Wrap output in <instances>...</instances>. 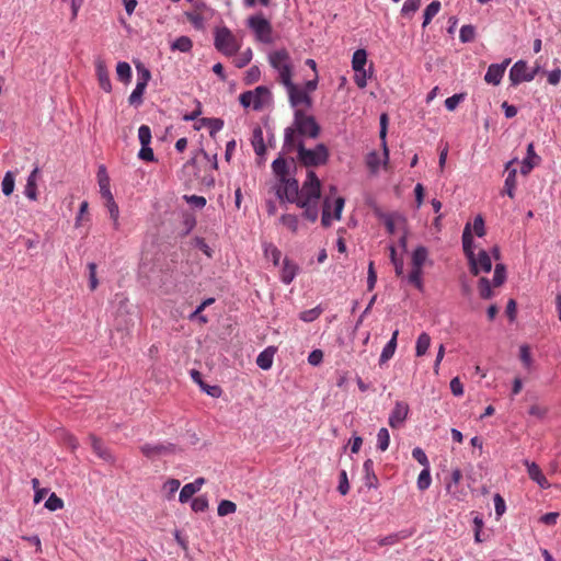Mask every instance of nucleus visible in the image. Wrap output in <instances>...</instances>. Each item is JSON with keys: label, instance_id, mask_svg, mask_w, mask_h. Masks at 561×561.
I'll return each mask as SVG.
<instances>
[{"label": "nucleus", "instance_id": "obj_34", "mask_svg": "<svg viewBox=\"0 0 561 561\" xmlns=\"http://www.w3.org/2000/svg\"><path fill=\"white\" fill-rule=\"evenodd\" d=\"M193 47V42L188 36H180L171 43V50H179L181 53H188Z\"/></svg>", "mask_w": 561, "mask_h": 561}, {"label": "nucleus", "instance_id": "obj_32", "mask_svg": "<svg viewBox=\"0 0 561 561\" xmlns=\"http://www.w3.org/2000/svg\"><path fill=\"white\" fill-rule=\"evenodd\" d=\"M428 256V250L424 245H419L412 252L411 263L414 266L423 267Z\"/></svg>", "mask_w": 561, "mask_h": 561}, {"label": "nucleus", "instance_id": "obj_36", "mask_svg": "<svg viewBox=\"0 0 561 561\" xmlns=\"http://www.w3.org/2000/svg\"><path fill=\"white\" fill-rule=\"evenodd\" d=\"M15 185V173L13 171H7L1 183V190L3 195L10 196L14 191Z\"/></svg>", "mask_w": 561, "mask_h": 561}, {"label": "nucleus", "instance_id": "obj_39", "mask_svg": "<svg viewBox=\"0 0 561 561\" xmlns=\"http://www.w3.org/2000/svg\"><path fill=\"white\" fill-rule=\"evenodd\" d=\"M117 79L124 83H127L131 79V67L126 61H119L116 66Z\"/></svg>", "mask_w": 561, "mask_h": 561}, {"label": "nucleus", "instance_id": "obj_56", "mask_svg": "<svg viewBox=\"0 0 561 561\" xmlns=\"http://www.w3.org/2000/svg\"><path fill=\"white\" fill-rule=\"evenodd\" d=\"M180 481L178 479H169L163 484V490L168 493L167 497L170 500L175 492L180 489Z\"/></svg>", "mask_w": 561, "mask_h": 561}, {"label": "nucleus", "instance_id": "obj_12", "mask_svg": "<svg viewBox=\"0 0 561 561\" xmlns=\"http://www.w3.org/2000/svg\"><path fill=\"white\" fill-rule=\"evenodd\" d=\"M409 412L410 408L407 402L397 401L388 417L389 426L391 428H400L408 419Z\"/></svg>", "mask_w": 561, "mask_h": 561}, {"label": "nucleus", "instance_id": "obj_29", "mask_svg": "<svg viewBox=\"0 0 561 561\" xmlns=\"http://www.w3.org/2000/svg\"><path fill=\"white\" fill-rule=\"evenodd\" d=\"M251 145L257 156H263L265 153L266 147L264 144L263 130L259 126L253 129Z\"/></svg>", "mask_w": 561, "mask_h": 561}, {"label": "nucleus", "instance_id": "obj_10", "mask_svg": "<svg viewBox=\"0 0 561 561\" xmlns=\"http://www.w3.org/2000/svg\"><path fill=\"white\" fill-rule=\"evenodd\" d=\"M345 199L341 196L336 197L334 201V214L331 216L330 209H331V203L330 197L325 196L323 201L322 206V217H321V225L325 228L330 227L332 225V219L340 220L342 216V211L344 208Z\"/></svg>", "mask_w": 561, "mask_h": 561}, {"label": "nucleus", "instance_id": "obj_42", "mask_svg": "<svg viewBox=\"0 0 561 561\" xmlns=\"http://www.w3.org/2000/svg\"><path fill=\"white\" fill-rule=\"evenodd\" d=\"M479 295L482 299H491L493 297V290L491 288V282L486 277H481L478 282Z\"/></svg>", "mask_w": 561, "mask_h": 561}, {"label": "nucleus", "instance_id": "obj_50", "mask_svg": "<svg viewBox=\"0 0 561 561\" xmlns=\"http://www.w3.org/2000/svg\"><path fill=\"white\" fill-rule=\"evenodd\" d=\"M44 506L48 511L55 512L64 507V501L59 496H57L56 493H50Z\"/></svg>", "mask_w": 561, "mask_h": 561}, {"label": "nucleus", "instance_id": "obj_17", "mask_svg": "<svg viewBox=\"0 0 561 561\" xmlns=\"http://www.w3.org/2000/svg\"><path fill=\"white\" fill-rule=\"evenodd\" d=\"M540 157L535 152L533 142H529L526 150V157L522 161L520 173L527 175L540 162Z\"/></svg>", "mask_w": 561, "mask_h": 561}, {"label": "nucleus", "instance_id": "obj_27", "mask_svg": "<svg viewBox=\"0 0 561 561\" xmlns=\"http://www.w3.org/2000/svg\"><path fill=\"white\" fill-rule=\"evenodd\" d=\"M462 249L466 257L469 260L471 259L476 253L473 251L474 243H473V237L471 233V225L467 224L465 226L463 232H462Z\"/></svg>", "mask_w": 561, "mask_h": 561}, {"label": "nucleus", "instance_id": "obj_58", "mask_svg": "<svg viewBox=\"0 0 561 561\" xmlns=\"http://www.w3.org/2000/svg\"><path fill=\"white\" fill-rule=\"evenodd\" d=\"M137 75H138L137 83H142V85L145 88H147L148 82L151 78V73H150L149 69H147L146 67H144L141 65H137Z\"/></svg>", "mask_w": 561, "mask_h": 561}, {"label": "nucleus", "instance_id": "obj_54", "mask_svg": "<svg viewBox=\"0 0 561 561\" xmlns=\"http://www.w3.org/2000/svg\"><path fill=\"white\" fill-rule=\"evenodd\" d=\"M420 5H421V0H405L402 5L401 13L403 15L413 14L414 12H416L419 10Z\"/></svg>", "mask_w": 561, "mask_h": 561}, {"label": "nucleus", "instance_id": "obj_28", "mask_svg": "<svg viewBox=\"0 0 561 561\" xmlns=\"http://www.w3.org/2000/svg\"><path fill=\"white\" fill-rule=\"evenodd\" d=\"M387 126H388V116L387 114L382 113L380 115V130H379V137L381 139V146H382V154H383V163L387 164L389 160V149L387 146Z\"/></svg>", "mask_w": 561, "mask_h": 561}, {"label": "nucleus", "instance_id": "obj_19", "mask_svg": "<svg viewBox=\"0 0 561 561\" xmlns=\"http://www.w3.org/2000/svg\"><path fill=\"white\" fill-rule=\"evenodd\" d=\"M299 272V266L288 257L283 260L279 279L283 284L289 285Z\"/></svg>", "mask_w": 561, "mask_h": 561}, {"label": "nucleus", "instance_id": "obj_18", "mask_svg": "<svg viewBox=\"0 0 561 561\" xmlns=\"http://www.w3.org/2000/svg\"><path fill=\"white\" fill-rule=\"evenodd\" d=\"M95 72H96L100 88L103 91L110 93L112 91V83H111L110 75H108L107 67H106L104 60L98 59L95 61Z\"/></svg>", "mask_w": 561, "mask_h": 561}, {"label": "nucleus", "instance_id": "obj_47", "mask_svg": "<svg viewBox=\"0 0 561 561\" xmlns=\"http://www.w3.org/2000/svg\"><path fill=\"white\" fill-rule=\"evenodd\" d=\"M279 221L286 226L291 232H297L299 228V219L296 215L285 214L280 217Z\"/></svg>", "mask_w": 561, "mask_h": 561}, {"label": "nucleus", "instance_id": "obj_6", "mask_svg": "<svg viewBox=\"0 0 561 561\" xmlns=\"http://www.w3.org/2000/svg\"><path fill=\"white\" fill-rule=\"evenodd\" d=\"M271 66L278 72L279 81L286 84L291 81V62L287 50L278 49L270 54Z\"/></svg>", "mask_w": 561, "mask_h": 561}, {"label": "nucleus", "instance_id": "obj_26", "mask_svg": "<svg viewBox=\"0 0 561 561\" xmlns=\"http://www.w3.org/2000/svg\"><path fill=\"white\" fill-rule=\"evenodd\" d=\"M38 172H39V169L37 167H35L33 169V171L30 173V175L27 176L26 184L24 187V195L32 201H35L37 198L36 180H37Z\"/></svg>", "mask_w": 561, "mask_h": 561}, {"label": "nucleus", "instance_id": "obj_49", "mask_svg": "<svg viewBox=\"0 0 561 561\" xmlns=\"http://www.w3.org/2000/svg\"><path fill=\"white\" fill-rule=\"evenodd\" d=\"M390 261L393 264L397 276H403L404 263L402 259L397 256V251L393 245L390 247Z\"/></svg>", "mask_w": 561, "mask_h": 561}, {"label": "nucleus", "instance_id": "obj_44", "mask_svg": "<svg viewBox=\"0 0 561 561\" xmlns=\"http://www.w3.org/2000/svg\"><path fill=\"white\" fill-rule=\"evenodd\" d=\"M390 444V434L386 427H381L377 433V448L386 451Z\"/></svg>", "mask_w": 561, "mask_h": 561}, {"label": "nucleus", "instance_id": "obj_23", "mask_svg": "<svg viewBox=\"0 0 561 561\" xmlns=\"http://www.w3.org/2000/svg\"><path fill=\"white\" fill-rule=\"evenodd\" d=\"M98 183L100 186V193L103 198H111L113 197L111 190H110V178L106 171L105 165H100L98 169Z\"/></svg>", "mask_w": 561, "mask_h": 561}, {"label": "nucleus", "instance_id": "obj_46", "mask_svg": "<svg viewBox=\"0 0 561 561\" xmlns=\"http://www.w3.org/2000/svg\"><path fill=\"white\" fill-rule=\"evenodd\" d=\"M506 280V267L500 263L495 265L492 284L495 287L501 286Z\"/></svg>", "mask_w": 561, "mask_h": 561}, {"label": "nucleus", "instance_id": "obj_51", "mask_svg": "<svg viewBox=\"0 0 561 561\" xmlns=\"http://www.w3.org/2000/svg\"><path fill=\"white\" fill-rule=\"evenodd\" d=\"M237 511V505L229 501V500H222L218 504L217 513L219 516H227L230 514H233Z\"/></svg>", "mask_w": 561, "mask_h": 561}, {"label": "nucleus", "instance_id": "obj_2", "mask_svg": "<svg viewBox=\"0 0 561 561\" xmlns=\"http://www.w3.org/2000/svg\"><path fill=\"white\" fill-rule=\"evenodd\" d=\"M321 131L320 125L312 115L306 114L302 110H296L294 113V122L284 130L283 150L291 152L298 142L299 137H308L316 139Z\"/></svg>", "mask_w": 561, "mask_h": 561}, {"label": "nucleus", "instance_id": "obj_25", "mask_svg": "<svg viewBox=\"0 0 561 561\" xmlns=\"http://www.w3.org/2000/svg\"><path fill=\"white\" fill-rule=\"evenodd\" d=\"M398 335H399V330H394L390 340L383 346L380 357H379L380 365L387 363L394 355V352L397 348Z\"/></svg>", "mask_w": 561, "mask_h": 561}, {"label": "nucleus", "instance_id": "obj_41", "mask_svg": "<svg viewBox=\"0 0 561 561\" xmlns=\"http://www.w3.org/2000/svg\"><path fill=\"white\" fill-rule=\"evenodd\" d=\"M323 312V309L322 307L319 305L314 308H311V309H308V310H304L299 313V319L304 322H313L314 320H317L321 313Z\"/></svg>", "mask_w": 561, "mask_h": 561}, {"label": "nucleus", "instance_id": "obj_13", "mask_svg": "<svg viewBox=\"0 0 561 561\" xmlns=\"http://www.w3.org/2000/svg\"><path fill=\"white\" fill-rule=\"evenodd\" d=\"M284 87L287 90L289 103L293 107H297L301 104H305L306 106H311V98L309 96L307 91L298 88L293 82V80L290 82L284 84Z\"/></svg>", "mask_w": 561, "mask_h": 561}, {"label": "nucleus", "instance_id": "obj_1", "mask_svg": "<svg viewBox=\"0 0 561 561\" xmlns=\"http://www.w3.org/2000/svg\"><path fill=\"white\" fill-rule=\"evenodd\" d=\"M275 190L280 201L296 204L299 208L304 209L302 217L305 219L310 222L317 221L319 217L321 183L314 171H307V178L301 188H299L298 181L289 176L284 181H279Z\"/></svg>", "mask_w": 561, "mask_h": 561}, {"label": "nucleus", "instance_id": "obj_57", "mask_svg": "<svg viewBox=\"0 0 561 561\" xmlns=\"http://www.w3.org/2000/svg\"><path fill=\"white\" fill-rule=\"evenodd\" d=\"M519 357L526 368H530L533 358L530 354V347L527 344H523L519 347Z\"/></svg>", "mask_w": 561, "mask_h": 561}, {"label": "nucleus", "instance_id": "obj_5", "mask_svg": "<svg viewBox=\"0 0 561 561\" xmlns=\"http://www.w3.org/2000/svg\"><path fill=\"white\" fill-rule=\"evenodd\" d=\"M214 45L218 51L229 57L233 56L240 48L236 36L226 26L216 28Z\"/></svg>", "mask_w": 561, "mask_h": 561}, {"label": "nucleus", "instance_id": "obj_30", "mask_svg": "<svg viewBox=\"0 0 561 561\" xmlns=\"http://www.w3.org/2000/svg\"><path fill=\"white\" fill-rule=\"evenodd\" d=\"M423 267H417L412 265V268L407 276V282L414 286L420 291L424 290V284H423Z\"/></svg>", "mask_w": 561, "mask_h": 561}, {"label": "nucleus", "instance_id": "obj_62", "mask_svg": "<svg viewBox=\"0 0 561 561\" xmlns=\"http://www.w3.org/2000/svg\"><path fill=\"white\" fill-rule=\"evenodd\" d=\"M105 201H106L105 206L107 208V211L110 214V217H111L112 221H116V219L119 218L118 205L114 201V197L106 198Z\"/></svg>", "mask_w": 561, "mask_h": 561}, {"label": "nucleus", "instance_id": "obj_11", "mask_svg": "<svg viewBox=\"0 0 561 561\" xmlns=\"http://www.w3.org/2000/svg\"><path fill=\"white\" fill-rule=\"evenodd\" d=\"M468 263L470 272L476 276L480 273H489L492 270L491 255L485 250H480L478 254L468 260Z\"/></svg>", "mask_w": 561, "mask_h": 561}, {"label": "nucleus", "instance_id": "obj_48", "mask_svg": "<svg viewBox=\"0 0 561 561\" xmlns=\"http://www.w3.org/2000/svg\"><path fill=\"white\" fill-rule=\"evenodd\" d=\"M203 125L207 126L209 128L210 136H214L216 133L222 129L224 127V121L221 118H203L202 119Z\"/></svg>", "mask_w": 561, "mask_h": 561}, {"label": "nucleus", "instance_id": "obj_15", "mask_svg": "<svg viewBox=\"0 0 561 561\" xmlns=\"http://www.w3.org/2000/svg\"><path fill=\"white\" fill-rule=\"evenodd\" d=\"M516 161H517V159L515 158L505 164L506 178L504 181L503 193L507 194L511 198H514V196H515L517 170L515 168H513L512 165Z\"/></svg>", "mask_w": 561, "mask_h": 561}, {"label": "nucleus", "instance_id": "obj_61", "mask_svg": "<svg viewBox=\"0 0 561 561\" xmlns=\"http://www.w3.org/2000/svg\"><path fill=\"white\" fill-rule=\"evenodd\" d=\"M187 204H190L191 206L193 207H196V208H203L205 207L207 201L204 196H198V195H184L183 197Z\"/></svg>", "mask_w": 561, "mask_h": 561}, {"label": "nucleus", "instance_id": "obj_37", "mask_svg": "<svg viewBox=\"0 0 561 561\" xmlns=\"http://www.w3.org/2000/svg\"><path fill=\"white\" fill-rule=\"evenodd\" d=\"M146 91V88L142 85V83H136L135 89L128 96V103L131 106L138 107L142 104L144 100V93Z\"/></svg>", "mask_w": 561, "mask_h": 561}, {"label": "nucleus", "instance_id": "obj_3", "mask_svg": "<svg viewBox=\"0 0 561 561\" xmlns=\"http://www.w3.org/2000/svg\"><path fill=\"white\" fill-rule=\"evenodd\" d=\"M295 150L298 162L306 168H316L327 164L329 161V149L324 144H318L314 148H306L301 139L298 140Z\"/></svg>", "mask_w": 561, "mask_h": 561}, {"label": "nucleus", "instance_id": "obj_9", "mask_svg": "<svg viewBox=\"0 0 561 561\" xmlns=\"http://www.w3.org/2000/svg\"><path fill=\"white\" fill-rule=\"evenodd\" d=\"M248 26L260 42L266 44L272 42V25L262 14L251 15L248 19Z\"/></svg>", "mask_w": 561, "mask_h": 561}, {"label": "nucleus", "instance_id": "obj_31", "mask_svg": "<svg viewBox=\"0 0 561 561\" xmlns=\"http://www.w3.org/2000/svg\"><path fill=\"white\" fill-rule=\"evenodd\" d=\"M367 62V51L363 48L356 49L352 57V68L355 72H364Z\"/></svg>", "mask_w": 561, "mask_h": 561}, {"label": "nucleus", "instance_id": "obj_43", "mask_svg": "<svg viewBox=\"0 0 561 561\" xmlns=\"http://www.w3.org/2000/svg\"><path fill=\"white\" fill-rule=\"evenodd\" d=\"M476 38V27L471 24L462 25L459 32V39L461 43H471Z\"/></svg>", "mask_w": 561, "mask_h": 561}, {"label": "nucleus", "instance_id": "obj_59", "mask_svg": "<svg viewBox=\"0 0 561 561\" xmlns=\"http://www.w3.org/2000/svg\"><path fill=\"white\" fill-rule=\"evenodd\" d=\"M195 493H197L196 490L190 483H186L180 491L179 501L187 503Z\"/></svg>", "mask_w": 561, "mask_h": 561}, {"label": "nucleus", "instance_id": "obj_16", "mask_svg": "<svg viewBox=\"0 0 561 561\" xmlns=\"http://www.w3.org/2000/svg\"><path fill=\"white\" fill-rule=\"evenodd\" d=\"M524 465L526 466L527 473H528L529 478L534 482H536L542 489H547L550 486L547 478L545 477L541 469L539 468V466L536 462L525 459Z\"/></svg>", "mask_w": 561, "mask_h": 561}, {"label": "nucleus", "instance_id": "obj_63", "mask_svg": "<svg viewBox=\"0 0 561 561\" xmlns=\"http://www.w3.org/2000/svg\"><path fill=\"white\" fill-rule=\"evenodd\" d=\"M337 491L342 495L347 494L348 491H350V483H348V479H347V473H346V471L344 469L340 471V479H339Z\"/></svg>", "mask_w": 561, "mask_h": 561}, {"label": "nucleus", "instance_id": "obj_64", "mask_svg": "<svg viewBox=\"0 0 561 561\" xmlns=\"http://www.w3.org/2000/svg\"><path fill=\"white\" fill-rule=\"evenodd\" d=\"M366 163L371 172H376L380 165V159L378 153L376 151L369 152L366 158Z\"/></svg>", "mask_w": 561, "mask_h": 561}, {"label": "nucleus", "instance_id": "obj_38", "mask_svg": "<svg viewBox=\"0 0 561 561\" xmlns=\"http://www.w3.org/2000/svg\"><path fill=\"white\" fill-rule=\"evenodd\" d=\"M215 302V298H207L197 308L188 316L190 320L198 319L201 323H206L208 321L207 317L202 314L203 310L209 305Z\"/></svg>", "mask_w": 561, "mask_h": 561}, {"label": "nucleus", "instance_id": "obj_52", "mask_svg": "<svg viewBox=\"0 0 561 561\" xmlns=\"http://www.w3.org/2000/svg\"><path fill=\"white\" fill-rule=\"evenodd\" d=\"M191 508L195 513H203L208 508V499L204 495L197 496L192 500Z\"/></svg>", "mask_w": 561, "mask_h": 561}, {"label": "nucleus", "instance_id": "obj_8", "mask_svg": "<svg viewBox=\"0 0 561 561\" xmlns=\"http://www.w3.org/2000/svg\"><path fill=\"white\" fill-rule=\"evenodd\" d=\"M539 71V67L529 68L527 62L524 60L516 61L510 69V81L511 85L516 87L522 82H530L535 79Z\"/></svg>", "mask_w": 561, "mask_h": 561}, {"label": "nucleus", "instance_id": "obj_24", "mask_svg": "<svg viewBox=\"0 0 561 561\" xmlns=\"http://www.w3.org/2000/svg\"><path fill=\"white\" fill-rule=\"evenodd\" d=\"M275 353L276 347L274 346H268L265 350H263L256 357L257 367L263 370L271 369Z\"/></svg>", "mask_w": 561, "mask_h": 561}, {"label": "nucleus", "instance_id": "obj_7", "mask_svg": "<svg viewBox=\"0 0 561 561\" xmlns=\"http://www.w3.org/2000/svg\"><path fill=\"white\" fill-rule=\"evenodd\" d=\"M141 454L148 459L154 460L161 457L174 455L179 451L175 444L171 442L147 443L140 446Z\"/></svg>", "mask_w": 561, "mask_h": 561}, {"label": "nucleus", "instance_id": "obj_45", "mask_svg": "<svg viewBox=\"0 0 561 561\" xmlns=\"http://www.w3.org/2000/svg\"><path fill=\"white\" fill-rule=\"evenodd\" d=\"M432 483V478H431V470H430V467L428 468H423V470L420 472L419 477H417V489L420 491H425L430 488Z\"/></svg>", "mask_w": 561, "mask_h": 561}, {"label": "nucleus", "instance_id": "obj_60", "mask_svg": "<svg viewBox=\"0 0 561 561\" xmlns=\"http://www.w3.org/2000/svg\"><path fill=\"white\" fill-rule=\"evenodd\" d=\"M412 457L420 463L422 465L424 468H428L430 467V461H428V458L425 454V451L421 448V447H415L413 448L412 450Z\"/></svg>", "mask_w": 561, "mask_h": 561}, {"label": "nucleus", "instance_id": "obj_4", "mask_svg": "<svg viewBox=\"0 0 561 561\" xmlns=\"http://www.w3.org/2000/svg\"><path fill=\"white\" fill-rule=\"evenodd\" d=\"M272 100V94L265 85H259L254 90H249L240 94V104L248 108L252 106L254 111H261Z\"/></svg>", "mask_w": 561, "mask_h": 561}, {"label": "nucleus", "instance_id": "obj_20", "mask_svg": "<svg viewBox=\"0 0 561 561\" xmlns=\"http://www.w3.org/2000/svg\"><path fill=\"white\" fill-rule=\"evenodd\" d=\"M272 170L278 182L291 176L290 167L283 156H279L272 162Z\"/></svg>", "mask_w": 561, "mask_h": 561}, {"label": "nucleus", "instance_id": "obj_33", "mask_svg": "<svg viewBox=\"0 0 561 561\" xmlns=\"http://www.w3.org/2000/svg\"><path fill=\"white\" fill-rule=\"evenodd\" d=\"M430 346H431V336L426 332L421 333L416 340L415 355L417 357L425 355L426 352L428 351Z\"/></svg>", "mask_w": 561, "mask_h": 561}, {"label": "nucleus", "instance_id": "obj_22", "mask_svg": "<svg viewBox=\"0 0 561 561\" xmlns=\"http://www.w3.org/2000/svg\"><path fill=\"white\" fill-rule=\"evenodd\" d=\"M90 440H91V446H92V449L93 451L101 458L103 459L104 461L106 462H110V463H113L115 461V458L114 456L112 455V453L110 451V449H107L102 440L100 438H98L96 436L94 435H91L90 436Z\"/></svg>", "mask_w": 561, "mask_h": 561}, {"label": "nucleus", "instance_id": "obj_35", "mask_svg": "<svg viewBox=\"0 0 561 561\" xmlns=\"http://www.w3.org/2000/svg\"><path fill=\"white\" fill-rule=\"evenodd\" d=\"M440 2L435 0L431 2L424 10L422 27H426L432 19L439 12Z\"/></svg>", "mask_w": 561, "mask_h": 561}, {"label": "nucleus", "instance_id": "obj_40", "mask_svg": "<svg viewBox=\"0 0 561 561\" xmlns=\"http://www.w3.org/2000/svg\"><path fill=\"white\" fill-rule=\"evenodd\" d=\"M263 250L265 257L271 260L272 263L277 266L282 257V252L272 243H265Z\"/></svg>", "mask_w": 561, "mask_h": 561}, {"label": "nucleus", "instance_id": "obj_21", "mask_svg": "<svg viewBox=\"0 0 561 561\" xmlns=\"http://www.w3.org/2000/svg\"><path fill=\"white\" fill-rule=\"evenodd\" d=\"M364 470V483L368 489H377L378 488V478L374 470V461L368 458L364 461L363 465Z\"/></svg>", "mask_w": 561, "mask_h": 561}, {"label": "nucleus", "instance_id": "obj_55", "mask_svg": "<svg viewBox=\"0 0 561 561\" xmlns=\"http://www.w3.org/2000/svg\"><path fill=\"white\" fill-rule=\"evenodd\" d=\"M138 138L141 146L150 145L151 142V129L147 125H141L138 128Z\"/></svg>", "mask_w": 561, "mask_h": 561}, {"label": "nucleus", "instance_id": "obj_14", "mask_svg": "<svg viewBox=\"0 0 561 561\" xmlns=\"http://www.w3.org/2000/svg\"><path fill=\"white\" fill-rule=\"evenodd\" d=\"M510 62L511 58H506L501 64H491L484 76L485 82L489 84L499 85Z\"/></svg>", "mask_w": 561, "mask_h": 561}, {"label": "nucleus", "instance_id": "obj_53", "mask_svg": "<svg viewBox=\"0 0 561 561\" xmlns=\"http://www.w3.org/2000/svg\"><path fill=\"white\" fill-rule=\"evenodd\" d=\"M466 99V93H456L445 100V107L453 112Z\"/></svg>", "mask_w": 561, "mask_h": 561}]
</instances>
